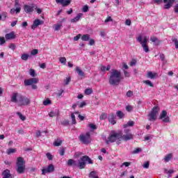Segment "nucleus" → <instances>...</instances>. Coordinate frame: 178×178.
<instances>
[{
    "mask_svg": "<svg viewBox=\"0 0 178 178\" xmlns=\"http://www.w3.org/2000/svg\"><path fill=\"white\" fill-rule=\"evenodd\" d=\"M59 61L60 62V63H62L63 65H66V58L65 57H60L59 58Z\"/></svg>",
    "mask_w": 178,
    "mask_h": 178,
    "instance_id": "40",
    "label": "nucleus"
},
{
    "mask_svg": "<svg viewBox=\"0 0 178 178\" xmlns=\"http://www.w3.org/2000/svg\"><path fill=\"white\" fill-rule=\"evenodd\" d=\"M100 70L101 72H106L111 70V65H108L107 67H105L104 65H101L100 66Z\"/></svg>",
    "mask_w": 178,
    "mask_h": 178,
    "instance_id": "25",
    "label": "nucleus"
},
{
    "mask_svg": "<svg viewBox=\"0 0 178 178\" xmlns=\"http://www.w3.org/2000/svg\"><path fill=\"white\" fill-rule=\"evenodd\" d=\"M174 10L175 13H178V4L175 6Z\"/></svg>",
    "mask_w": 178,
    "mask_h": 178,
    "instance_id": "64",
    "label": "nucleus"
},
{
    "mask_svg": "<svg viewBox=\"0 0 178 178\" xmlns=\"http://www.w3.org/2000/svg\"><path fill=\"white\" fill-rule=\"evenodd\" d=\"M43 105L47 106V105H51V100L49 99H46L43 102Z\"/></svg>",
    "mask_w": 178,
    "mask_h": 178,
    "instance_id": "46",
    "label": "nucleus"
},
{
    "mask_svg": "<svg viewBox=\"0 0 178 178\" xmlns=\"http://www.w3.org/2000/svg\"><path fill=\"white\" fill-rule=\"evenodd\" d=\"M54 147H60L62 145V140L60 139H57L54 141Z\"/></svg>",
    "mask_w": 178,
    "mask_h": 178,
    "instance_id": "26",
    "label": "nucleus"
},
{
    "mask_svg": "<svg viewBox=\"0 0 178 178\" xmlns=\"http://www.w3.org/2000/svg\"><path fill=\"white\" fill-rule=\"evenodd\" d=\"M127 97H133V91L131 90H129L127 92Z\"/></svg>",
    "mask_w": 178,
    "mask_h": 178,
    "instance_id": "55",
    "label": "nucleus"
},
{
    "mask_svg": "<svg viewBox=\"0 0 178 178\" xmlns=\"http://www.w3.org/2000/svg\"><path fill=\"white\" fill-rule=\"evenodd\" d=\"M56 31H59L62 29V24H58L54 26Z\"/></svg>",
    "mask_w": 178,
    "mask_h": 178,
    "instance_id": "29",
    "label": "nucleus"
},
{
    "mask_svg": "<svg viewBox=\"0 0 178 178\" xmlns=\"http://www.w3.org/2000/svg\"><path fill=\"white\" fill-rule=\"evenodd\" d=\"M122 73L120 71L113 69L110 71V74L108 76V83L110 86H119L120 81H122Z\"/></svg>",
    "mask_w": 178,
    "mask_h": 178,
    "instance_id": "2",
    "label": "nucleus"
},
{
    "mask_svg": "<svg viewBox=\"0 0 178 178\" xmlns=\"http://www.w3.org/2000/svg\"><path fill=\"white\" fill-rule=\"evenodd\" d=\"M124 74L125 77H130V72H129L126 70H124Z\"/></svg>",
    "mask_w": 178,
    "mask_h": 178,
    "instance_id": "59",
    "label": "nucleus"
},
{
    "mask_svg": "<svg viewBox=\"0 0 178 178\" xmlns=\"http://www.w3.org/2000/svg\"><path fill=\"white\" fill-rule=\"evenodd\" d=\"M130 129H126L124 130V135H122V138L125 141H129V140H133V137L134 136L131 134Z\"/></svg>",
    "mask_w": 178,
    "mask_h": 178,
    "instance_id": "10",
    "label": "nucleus"
},
{
    "mask_svg": "<svg viewBox=\"0 0 178 178\" xmlns=\"http://www.w3.org/2000/svg\"><path fill=\"white\" fill-rule=\"evenodd\" d=\"M126 111H127L128 112H131V111H133V106H127Z\"/></svg>",
    "mask_w": 178,
    "mask_h": 178,
    "instance_id": "54",
    "label": "nucleus"
},
{
    "mask_svg": "<svg viewBox=\"0 0 178 178\" xmlns=\"http://www.w3.org/2000/svg\"><path fill=\"white\" fill-rule=\"evenodd\" d=\"M65 148H62V149H60V155L61 156H63V155H65Z\"/></svg>",
    "mask_w": 178,
    "mask_h": 178,
    "instance_id": "51",
    "label": "nucleus"
},
{
    "mask_svg": "<svg viewBox=\"0 0 178 178\" xmlns=\"http://www.w3.org/2000/svg\"><path fill=\"white\" fill-rule=\"evenodd\" d=\"M172 158H173V154H168L165 155V156L164 158V161H165V162H169L170 161L172 160Z\"/></svg>",
    "mask_w": 178,
    "mask_h": 178,
    "instance_id": "24",
    "label": "nucleus"
},
{
    "mask_svg": "<svg viewBox=\"0 0 178 178\" xmlns=\"http://www.w3.org/2000/svg\"><path fill=\"white\" fill-rule=\"evenodd\" d=\"M138 152H141V149H140V148H137V149H136L133 152V154H138Z\"/></svg>",
    "mask_w": 178,
    "mask_h": 178,
    "instance_id": "60",
    "label": "nucleus"
},
{
    "mask_svg": "<svg viewBox=\"0 0 178 178\" xmlns=\"http://www.w3.org/2000/svg\"><path fill=\"white\" fill-rule=\"evenodd\" d=\"M15 7L16 8H12L10 11V13H11V15H13L15 13H19L20 12V10H22V8H20V6H19V2L17 1H15Z\"/></svg>",
    "mask_w": 178,
    "mask_h": 178,
    "instance_id": "14",
    "label": "nucleus"
},
{
    "mask_svg": "<svg viewBox=\"0 0 178 178\" xmlns=\"http://www.w3.org/2000/svg\"><path fill=\"white\" fill-rule=\"evenodd\" d=\"M85 94H86V95H90L92 94V89H91V88H87V89L85 90Z\"/></svg>",
    "mask_w": 178,
    "mask_h": 178,
    "instance_id": "36",
    "label": "nucleus"
},
{
    "mask_svg": "<svg viewBox=\"0 0 178 178\" xmlns=\"http://www.w3.org/2000/svg\"><path fill=\"white\" fill-rule=\"evenodd\" d=\"M105 23H108L109 22H113V19H112V17H108L106 19H105Z\"/></svg>",
    "mask_w": 178,
    "mask_h": 178,
    "instance_id": "56",
    "label": "nucleus"
},
{
    "mask_svg": "<svg viewBox=\"0 0 178 178\" xmlns=\"http://www.w3.org/2000/svg\"><path fill=\"white\" fill-rule=\"evenodd\" d=\"M24 9L26 13H31L34 10V6L25 5L24 6Z\"/></svg>",
    "mask_w": 178,
    "mask_h": 178,
    "instance_id": "17",
    "label": "nucleus"
},
{
    "mask_svg": "<svg viewBox=\"0 0 178 178\" xmlns=\"http://www.w3.org/2000/svg\"><path fill=\"white\" fill-rule=\"evenodd\" d=\"M136 40L140 44V45H142L145 52H149V48L148 47V38H147V36H144L143 38V36L139 35Z\"/></svg>",
    "mask_w": 178,
    "mask_h": 178,
    "instance_id": "5",
    "label": "nucleus"
},
{
    "mask_svg": "<svg viewBox=\"0 0 178 178\" xmlns=\"http://www.w3.org/2000/svg\"><path fill=\"white\" fill-rule=\"evenodd\" d=\"M8 48H10V49H12L13 51H15L16 46H15L14 44L11 43L10 44H9Z\"/></svg>",
    "mask_w": 178,
    "mask_h": 178,
    "instance_id": "53",
    "label": "nucleus"
},
{
    "mask_svg": "<svg viewBox=\"0 0 178 178\" xmlns=\"http://www.w3.org/2000/svg\"><path fill=\"white\" fill-rule=\"evenodd\" d=\"M3 178H12V175H10V171L9 170H6L2 173Z\"/></svg>",
    "mask_w": 178,
    "mask_h": 178,
    "instance_id": "18",
    "label": "nucleus"
},
{
    "mask_svg": "<svg viewBox=\"0 0 178 178\" xmlns=\"http://www.w3.org/2000/svg\"><path fill=\"white\" fill-rule=\"evenodd\" d=\"M81 38V34H78L74 38V41H79Z\"/></svg>",
    "mask_w": 178,
    "mask_h": 178,
    "instance_id": "52",
    "label": "nucleus"
},
{
    "mask_svg": "<svg viewBox=\"0 0 178 178\" xmlns=\"http://www.w3.org/2000/svg\"><path fill=\"white\" fill-rule=\"evenodd\" d=\"M155 76H156V73H152V72H149L147 73V77L148 79H155Z\"/></svg>",
    "mask_w": 178,
    "mask_h": 178,
    "instance_id": "27",
    "label": "nucleus"
},
{
    "mask_svg": "<svg viewBox=\"0 0 178 178\" xmlns=\"http://www.w3.org/2000/svg\"><path fill=\"white\" fill-rule=\"evenodd\" d=\"M59 115V111L58 110H56L55 111H51L49 113V116L50 118H55V116H58Z\"/></svg>",
    "mask_w": 178,
    "mask_h": 178,
    "instance_id": "22",
    "label": "nucleus"
},
{
    "mask_svg": "<svg viewBox=\"0 0 178 178\" xmlns=\"http://www.w3.org/2000/svg\"><path fill=\"white\" fill-rule=\"evenodd\" d=\"M17 115L19 116V119H21V120H23V121L26 120V117H24V115H22L21 114V113L17 112Z\"/></svg>",
    "mask_w": 178,
    "mask_h": 178,
    "instance_id": "42",
    "label": "nucleus"
},
{
    "mask_svg": "<svg viewBox=\"0 0 178 178\" xmlns=\"http://www.w3.org/2000/svg\"><path fill=\"white\" fill-rule=\"evenodd\" d=\"M88 127L90 129H92V130H97V126L94 124H89Z\"/></svg>",
    "mask_w": 178,
    "mask_h": 178,
    "instance_id": "49",
    "label": "nucleus"
},
{
    "mask_svg": "<svg viewBox=\"0 0 178 178\" xmlns=\"http://www.w3.org/2000/svg\"><path fill=\"white\" fill-rule=\"evenodd\" d=\"M15 152H16V149L11 148L7 150L8 155H10V154H15Z\"/></svg>",
    "mask_w": 178,
    "mask_h": 178,
    "instance_id": "35",
    "label": "nucleus"
},
{
    "mask_svg": "<svg viewBox=\"0 0 178 178\" xmlns=\"http://www.w3.org/2000/svg\"><path fill=\"white\" fill-rule=\"evenodd\" d=\"M5 37L6 40H13V38H16V35L14 32L6 34Z\"/></svg>",
    "mask_w": 178,
    "mask_h": 178,
    "instance_id": "19",
    "label": "nucleus"
},
{
    "mask_svg": "<svg viewBox=\"0 0 178 178\" xmlns=\"http://www.w3.org/2000/svg\"><path fill=\"white\" fill-rule=\"evenodd\" d=\"M136 63H137V61H136V60H133L130 63V66H134V65H136Z\"/></svg>",
    "mask_w": 178,
    "mask_h": 178,
    "instance_id": "63",
    "label": "nucleus"
},
{
    "mask_svg": "<svg viewBox=\"0 0 178 178\" xmlns=\"http://www.w3.org/2000/svg\"><path fill=\"white\" fill-rule=\"evenodd\" d=\"M82 12L86 13V12H88V6L86 5L82 8Z\"/></svg>",
    "mask_w": 178,
    "mask_h": 178,
    "instance_id": "50",
    "label": "nucleus"
},
{
    "mask_svg": "<svg viewBox=\"0 0 178 178\" xmlns=\"http://www.w3.org/2000/svg\"><path fill=\"white\" fill-rule=\"evenodd\" d=\"M5 38H0V45H3L5 44Z\"/></svg>",
    "mask_w": 178,
    "mask_h": 178,
    "instance_id": "57",
    "label": "nucleus"
},
{
    "mask_svg": "<svg viewBox=\"0 0 178 178\" xmlns=\"http://www.w3.org/2000/svg\"><path fill=\"white\" fill-rule=\"evenodd\" d=\"M89 177L99 178L97 176V172L95 171H92L89 175Z\"/></svg>",
    "mask_w": 178,
    "mask_h": 178,
    "instance_id": "31",
    "label": "nucleus"
},
{
    "mask_svg": "<svg viewBox=\"0 0 178 178\" xmlns=\"http://www.w3.org/2000/svg\"><path fill=\"white\" fill-rule=\"evenodd\" d=\"M143 83L149 87H154V84L149 80L143 81Z\"/></svg>",
    "mask_w": 178,
    "mask_h": 178,
    "instance_id": "33",
    "label": "nucleus"
},
{
    "mask_svg": "<svg viewBox=\"0 0 178 178\" xmlns=\"http://www.w3.org/2000/svg\"><path fill=\"white\" fill-rule=\"evenodd\" d=\"M108 120L111 124H116V115L114 113H110L108 115Z\"/></svg>",
    "mask_w": 178,
    "mask_h": 178,
    "instance_id": "16",
    "label": "nucleus"
},
{
    "mask_svg": "<svg viewBox=\"0 0 178 178\" xmlns=\"http://www.w3.org/2000/svg\"><path fill=\"white\" fill-rule=\"evenodd\" d=\"M29 54H24L22 55L21 56V59H22V60H29Z\"/></svg>",
    "mask_w": 178,
    "mask_h": 178,
    "instance_id": "34",
    "label": "nucleus"
},
{
    "mask_svg": "<svg viewBox=\"0 0 178 178\" xmlns=\"http://www.w3.org/2000/svg\"><path fill=\"white\" fill-rule=\"evenodd\" d=\"M82 41H88L90 40V35L85 34L81 37Z\"/></svg>",
    "mask_w": 178,
    "mask_h": 178,
    "instance_id": "30",
    "label": "nucleus"
},
{
    "mask_svg": "<svg viewBox=\"0 0 178 178\" xmlns=\"http://www.w3.org/2000/svg\"><path fill=\"white\" fill-rule=\"evenodd\" d=\"M76 73H78V75L83 79V77H84V72H83V70H81V69H80L79 67H76L75 69Z\"/></svg>",
    "mask_w": 178,
    "mask_h": 178,
    "instance_id": "21",
    "label": "nucleus"
},
{
    "mask_svg": "<svg viewBox=\"0 0 178 178\" xmlns=\"http://www.w3.org/2000/svg\"><path fill=\"white\" fill-rule=\"evenodd\" d=\"M46 156L49 161H52V159H54V156H52V154H51L50 153H47Z\"/></svg>",
    "mask_w": 178,
    "mask_h": 178,
    "instance_id": "45",
    "label": "nucleus"
},
{
    "mask_svg": "<svg viewBox=\"0 0 178 178\" xmlns=\"http://www.w3.org/2000/svg\"><path fill=\"white\" fill-rule=\"evenodd\" d=\"M24 170H26L24 160L22 157H18L17 161V172L19 175H22V173H24Z\"/></svg>",
    "mask_w": 178,
    "mask_h": 178,
    "instance_id": "6",
    "label": "nucleus"
},
{
    "mask_svg": "<svg viewBox=\"0 0 178 178\" xmlns=\"http://www.w3.org/2000/svg\"><path fill=\"white\" fill-rule=\"evenodd\" d=\"M107 115L106 113H102L101 115H100V120H105V119L107 118Z\"/></svg>",
    "mask_w": 178,
    "mask_h": 178,
    "instance_id": "48",
    "label": "nucleus"
},
{
    "mask_svg": "<svg viewBox=\"0 0 178 178\" xmlns=\"http://www.w3.org/2000/svg\"><path fill=\"white\" fill-rule=\"evenodd\" d=\"M35 9L37 13H38L39 15H40V13H42V10L41 8H38L36 7Z\"/></svg>",
    "mask_w": 178,
    "mask_h": 178,
    "instance_id": "61",
    "label": "nucleus"
},
{
    "mask_svg": "<svg viewBox=\"0 0 178 178\" xmlns=\"http://www.w3.org/2000/svg\"><path fill=\"white\" fill-rule=\"evenodd\" d=\"M87 162L88 163H92V161H91V159H90L88 156H83L78 162L74 159H70L67 161V165L68 166H76L79 169H84V168H86V165H87Z\"/></svg>",
    "mask_w": 178,
    "mask_h": 178,
    "instance_id": "1",
    "label": "nucleus"
},
{
    "mask_svg": "<svg viewBox=\"0 0 178 178\" xmlns=\"http://www.w3.org/2000/svg\"><path fill=\"white\" fill-rule=\"evenodd\" d=\"M159 113V107L158 106H154L152 111L148 114V120L150 122H155L156 120V115Z\"/></svg>",
    "mask_w": 178,
    "mask_h": 178,
    "instance_id": "7",
    "label": "nucleus"
},
{
    "mask_svg": "<svg viewBox=\"0 0 178 178\" xmlns=\"http://www.w3.org/2000/svg\"><path fill=\"white\" fill-rule=\"evenodd\" d=\"M172 42H174L175 45L176 49H178V40H177V38H172Z\"/></svg>",
    "mask_w": 178,
    "mask_h": 178,
    "instance_id": "38",
    "label": "nucleus"
},
{
    "mask_svg": "<svg viewBox=\"0 0 178 178\" xmlns=\"http://www.w3.org/2000/svg\"><path fill=\"white\" fill-rule=\"evenodd\" d=\"M79 140L83 144H90L91 143V135L90 132H87L86 134H81L79 136Z\"/></svg>",
    "mask_w": 178,
    "mask_h": 178,
    "instance_id": "9",
    "label": "nucleus"
},
{
    "mask_svg": "<svg viewBox=\"0 0 178 178\" xmlns=\"http://www.w3.org/2000/svg\"><path fill=\"white\" fill-rule=\"evenodd\" d=\"M162 122L164 123H169L170 122V118L168 116V112L166 111L163 110L161 113L160 114V116L159 118Z\"/></svg>",
    "mask_w": 178,
    "mask_h": 178,
    "instance_id": "11",
    "label": "nucleus"
},
{
    "mask_svg": "<svg viewBox=\"0 0 178 178\" xmlns=\"http://www.w3.org/2000/svg\"><path fill=\"white\" fill-rule=\"evenodd\" d=\"M82 17L83 13H79L74 19H71V23H76V22H79Z\"/></svg>",
    "mask_w": 178,
    "mask_h": 178,
    "instance_id": "20",
    "label": "nucleus"
},
{
    "mask_svg": "<svg viewBox=\"0 0 178 178\" xmlns=\"http://www.w3.org/2000/svg\"><path fill=\"white\" fill-rule=\"evenodd\" d=\"M29 74L31 77H35V71L34 70L31 69L29 71Z\"/></svg>",
    "mask_w": 178,
    "mask_h": 178,
    "instance_id": "43",
    "label": "nucleus"
},
{
    "mask_svg": "<svg viewBox=\"0 0 178 178\" xmlns=\"http://www.w3.org/2000/svg\"><path fill=\"white\" fill-rule=\"evenodd\" d=\"M37 54H38V49H35L31 51V55H32L33 56L37 55Z\"/></svg>",
    "mask_w": 178,
    "mask_h": 178,
    "instance_id": "44",
    "label": "nucleus"
},
{
    "mask_svg": "<svg viewBox=\"0 0 178 178\" xmlns=\"http://www.w3.org/2000/svg\"><path fill=\"white\" fill-rule=\"evenodd\" d=\"M55 170V167L52 164H49L47 168L42 170V175H47V173H51Z\"/></svg>",
    "mask_w": 178,
    "mask_h": 178,
    "instance_id": "12",
    "label": "nucleus"
},
{
    "mask_svg": "<svg viewBox=\"0 0 178 178\" xmlns=\"http://www.w3.org/2000/svg\"><path fill=\"white\" fill-rule=\"evenodd\" d=\"M143 168L144 169H148L149 168V161H145L143 165Z\"/></svg>",
    "mask_w": 178,
    "mask_h": 178,
    "instance_id": "39",
    "label": "nucleus"
},
{
    "mask_svg": "<svg viewBox=\"0 0 178 178\" xmlns=\"http://www.w3.org/2000/svg\"><path fill=\"white\" fill-rule=\"evenodd\" d=\"M72 2V0H64L62 6H69L70 5V3Z\"/></svg>",
    "mask_w": 178,
    "mask_h": 178,
    "instance_id": "32",
    "label": "nucleus"
},
{
    "mask_svg": "<svg viewBox=\"0 0 178 178\" xmlns=\"http://www.w3.org/2000/svg\"><path fill=\"white\" fill-rule=\"evenodd\" d=\"M155 3H158L159 5H161L162 2L165 3L164 5L165 9H170V7L173 6V3H175V0H154Z\"/></svg>",
    "mask_w": 178,
    "mask_h": 178,
    "instance_id": "8",
    "label": "nucleus"
},
{
    "mask_svg": "<svg viewBox=\"0 0 178 178\" xmlns=\"http://www.w3.org/2000/svg\"><path fill=\"white\" fill-rule=\"evenodd\" d=\"M37 83H38V79L37 78H31L24 81L25 86H33V84H37Z\"/></svg>",
    "mask_w": 178,
    "mask_h": 178,
    "instance_id": "13",
    "label": "nucleus"
},
{
    "mask_svg": "<svg viewBox=\"0 0 178 178\" xmlns=\"http://www.w3.org/2000/svg\"><path fill=\"white\" fill-rule=\"evenodd\" d=\"M133 126H134V122L129 121L127 123H126L123 125V127H124V129H126L127 127H133Z\"/></svg>",
    "mask_w": 178,
    "mask_h": 178,
    "instance_id": "23",
    "label": "nucleus"
},
{
    "mask_svg": "<svg viewBox=\"0 0 178 178\" xmlns=\"http://www.w3.org/2000/svg\"><path fill=\"white\" fill-rule=\"evenodd\" d=\"M70 83V77L66 78V79L65 80V86H67V84H69Z\"/></svg>",
    "mask_w": 178,
    "mask_h": 178,
    "instance_id": "58",
    "label": "nucleus"
},
{
    "mask_svg": "<svg viewBox=\"0 0 178 178\" xmlns=\"http://www.w3.org/2000/svg\"><path fill=\"white\" fill-rule=\"evenodd\" d=\"M1 18H3V20H5L6 19V17H8V13L7 12H3L1 14Z\"/></svg>",
    "mask_w": 178,
    "mask_h": 178,
    "instance_id": "41",
    "label": "nucleus"
},
{
    "mask_svg": "<svg viewBox=\"0 0 178 178\" xmlns=\"http://www.w3.org/2000/svg\"><path fill=\"white\" fill-rule=\"evenodd\" d=\"M150 41H152V42H156V41H158V38L155 36H151Z\"/></svg>",
    "mask_w": 178,
    "mask_h": 178,
    "instance_id": "47",
    "label": "nucleus"
},
{
    "mask_svg": "<svg viewBox=\"0 0 178 178\" xmlns=\"http://www.w3.org/2000/svg\"><path fill=\"white\" fill-rule=\"evenodd\" d=\"M121 138H123V133H122V131H120L119 132L113 131L106 140V143L111 144V143H115L118 141V140H121Z\"/></svg>",
    "mask_w": 178,
    "mask_h": 178,
    "instance_id": "4",
    "label": "nucleus"
},
{
    "mask_svg": "<svg viewBox=\"0 0 178 178\" xmlns=\"http://www.w3.org/2000/svg\"><path fill=\"white\" fill-rule=\"evenodd\" d=\"M41 24H44V22L40 20L39 19H36L34 20L33 25L31 26L32 30H35L38 26H41Z\"/></svg>",
    "mask_w": 178,
    "mask_h": 178,
    "instance_id": "15",
    "label": "nucleus"
},
{
    "mask_svg": "<svg viewBox=\"0 0 178 178\" xmlns=\"http://www.w3.org/2000/svg\"><path fill=\"white\" fill-rule=\"evenodd\" d=\"M71 119H72V124H76V116L74 115V113H72L71 114Z\"/></svg>",
    "mask_w": 178,
    "mask_h": 178,
    "instance_id": "37",
    "label": "nucleus"
},
{
    "mask_svg": "<svg viewBox=\"0 0 178 178\" xmlns=\"http://www.w3.org/2000/svg\"><path fill=\"white\" fill-rule=\"evenodd\" d=\"M79 156H81V152H76L74 154V158H79Z\"/></svg>",
    "mask_w": 178,
    "mask_h": 178,
    "instance_id": "62",
    "label": "nucleus"
},
{
    "mask_svg": "<svg viewBox=\"0 0 178 178\" xmlns=\"http://www.w3.org/2000/svg\"><path fill=\"white\" fill-rule=\"evenodd\" d=\"M117 116L120 119H123V118H124V113H123V112H122L120 111H117Z\"/></svg>",
    "mask_w": 178,
    "mask_h": 178,
    "instance_id": "28",
    "label": "nucleus"
},
{
    "mask_svg": "<svg viewBox=\"0 0 178 178\" xmlns=\"http://www.w3.org/2000/svg\"><path fill=\"white\" fill-rule=\"evenodd\" d=\"M10 101L11 102H14V104L20 105V106H24L30 104V99H29V97L23 96L22 94L17 92L12 93Z\"/></svg>",
    "mask_w": 178,
    "mask_h": 178,
    "instance_id": "3",
    "label": "nucleus"
}]
</instances>
